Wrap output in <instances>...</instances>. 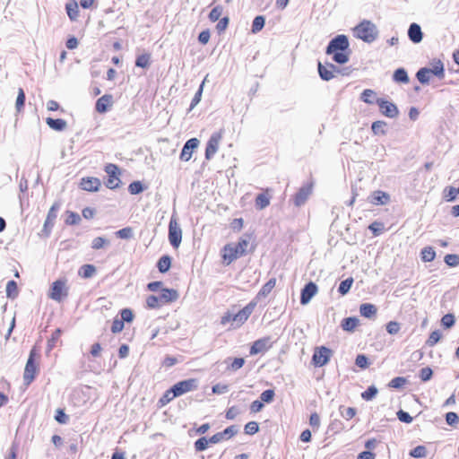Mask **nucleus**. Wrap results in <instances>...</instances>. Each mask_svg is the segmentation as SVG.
Returning a JSON list of instances; mask_svg holds the SVG:
<instances>
[{
    "label": "nucleus",
    "instance_id": "f257e3e1",
    "mask_svg": "<svg viewBox=\"0 0 459 459\" xmlns=\"http://www.w3.org/2000/svg\"><path fill=\"white\" fill-rule=\"evenodd\" d=\"M249 236H244L239 238L237 244L230 243L224 246L222 257L227 264H230L247 253V248L249 245Z\"/></svg>",
    "mask_w": 459,
    "mask_h": 459
},
{
    "label": "nucleus",
    "instance_id": "f03ea898",
    "mask_svg": "<svg viewBox=\"0 0 459 459\" xmlns=\"http://www.w3.org/2000/svg\"><path fill=\"white\" fill-rule=\"evenodd\" d=\"M353 34L364 42L371 43L377 39L378 30L371 21L363 20L353 29Z\"/></svg>",
    "mask_w": 459,
    "mask_h": 459
},
{
    "label": "nucleus",
    "instance_id": "7ed1b4c3",
    "mask_svg": "<svg viewBox=\"0 0 459 459\" xmlns=\"http://www.w3.org/2000/svg\"><path fill=\"white\" fill-rule=\"evenodd\" d=\"M98 308L103 318L108 323L110 331L115 333V308L113 302L106 298H100L97 300Z\"/></svg>",
    "mask_w": 459,
    "mask_h": 459
},
{
    "label": "nucleus",
    "instance_id": "20e7f679",
    "mask_svg": "<svg viewBox=\"0 0 459 459\" xmlns=\"http://www.w3.org/2000/svg\"><path fill=\"white\" fill-rule=\"evenodd\" d=\"M36 357H39V354L35 349H32L30 352L29 359L24 368L23 380L26 385H29L34 380L38 372V366L35 362Z\"/></svg>",
    "mask_w": 459,
    "mask_h": 459
},
{
    "label": "nucleus",
    "instance_id": "39448f33",
    "mask_svg": "<svg viewBox=\"0 0 459 459\" xmlns=\"http://www.w3.org/2000/svg\"><path fill=\"white\" fill-rule=\"evenodd\" d=\"M169 240L175 248L179 247L182 240V230L174 215L171 216L169 224Z\"/></svg>",
    "mask_w": 459,
    "mask_h": 459
},
{
    "label": "nucleus",
    "instance_id": "423d86ee",
    "mask_svg": "<svg viewBox=\"0 0 459 459\" xmlns=\"http://www.w3.org/2000/svg\"><path fill=\"white\" fill-rule=\"evenodd\" d=\"M349 39L345 35H337L330 40L326 47L325 53L331 55L333 52L346 51L349 49Z\"/></svg>",
    "mask_w": 459,
    "mask_h": 459
},
{
    "label": "nucleus",
    "instance_id": "0eeeda50",
    "mask_svg": "<svg viewBox=\"0 0 459 459\" xmlns=\"http://www.w3.org/2000/svg\"><path fill=\"white\" fill-rule=\"evenodd\" d=\"M197 380L195 378H189L183 381H179L171 387V392L174 395L180 396L186 393L194 391L197 388Z\"/></svg>",
    "mask_w": 459,
    "mask_h": 459
},
{
    "label": "nucleus",
    "instance_id": "6e6552de",
    "mask_svg": "<svg viewBox=\"0 0 459 459\" xmlns=\"http://www.w3.org/2000/svg\"><path fill=\"white\" fill-rule=\"evenodd\" d=\"M67 295L68 290L65 287V281L57 280L52 283L48 295L50 299L60 302L64 298L67 297Z\"/></svg>",
    "mask_w": 459,
    "mask_h": 459
},
{
    "label": "nucleus",
    "instance_id": "1a4fd4ad",
    "mask_svg": "<svg viewBox=\"0 0 459 459\" xmlns=\"http://www.w3.org/2000/svg\"><path fill=\"white\" fill-rule=\"evenodd\" d=\"M222 138V130L219 132L213 133L206 145L205 149V159L211 160L214 156V154L217 152L220 145V142Z\"/></svg>",
    "mask_w": 459,
    "mask_h": 459
},
{
    "label": "nucleus",
    "instance_id": "9d476101",
    "mask_svg": "<svg viewBox=\"0 0 459 459\" xmlns=\"http://www.w3.org/2000/svg\"><path fill=\"white\" fill-rule=\"evenodd\" d=\"M331 355L332 351L329 348L325 346L316 348L312 357L313 364L316 367H323L328 363Z\"/></svg>",
    "mask_w": 459,
    "mask_h": 459
},
{
    "label": "nucleus",
    "instance_id": "9b49d317",
    "mask_svg": "<svg viewBox=\"0 0 459 459\" xmlns=\"http://www.w3.org/2000/svg\"><path fill=\"white\" fill-rule=\"evenodd\" d=\"M313 184L307 183L302 186L293 197L294 204L300 207L305 204L310 195L312 194Z\"/></svg>",
    "mask_w": 459,
    "mask_h": 459
},
{
    "label": "nucleus",
    "instance_id": "f8f14e48",
    "mask_svg": "<svg viewBox=\"0 0 459 459\" xmlns=\"http://www.w3.org/2000/svg\"><path fill=\"white\" fill-rule=\"evenodd\" d=\"M376 103L379 106L380 111L384 116L390 118H394L398 116L399 110L395 104L383 99H376Z\"/></svg>",
    "mask_w": 459,
    "mask_h": 459
},
{
    "label": "nucleus",
    "instance_id": "ddd939ff",
    "mask_svg": "<svg viewBox=\"0 0 459 459\" xmlns=\"http://www.w3.org/2000/svg\"><path fill=\"white\" fill-rule=\"evenodd\" d=\"M238 429L235 425L229 426L223 431L218 432L209 438L211 444H217L222 440L230 439L238 433Z\"/></svg>",
    "mask_w": 459,
    "mask_h": 459
},
{
    "label": "nucleus",
    "instance_id": "4468645a",
    "mask_svg": "<svg viewBox=\"0 0 459 459\" xmlns=\"http://www.w3.org/2000/svg\"><path fill=\"white\" fill-rule=\"evenodd\" d=\"M199 140L197 138H191L186 142L180 153V160L188 161L193 154V152L199 146Z\"/></svg>",
    "mask_w": 459,
    "mask_h": 459
},
{
    "label": "nucleus",
    "instance_id": "2eb2a0df",
    "mask_svg": "<svg viewBox=\"0 0 459 459\" xmlns=\"http://www.w3.org/2000/svg\"><path fill=\"white\" fill-rule=\"evenodd\" d=\"M317 286L315 282L309 281L301 290L300 303L307 305L310 302L311 299L317 293Z\"/></svg>",
    "mask_w": 459,
    "mask_h": 459
},
{
    "label": "nucleus",
    "instance_id": "dca6fc26",
    "mask_svg": "<svg viewBox=\"0 0 459 459\" xmlns=\"http://www.w3.org/2000/svg\"><path fill=\"white\" fill-rule=\"evenodd\" d=\"M255 305V302H250L247 304L245 307H243L233 316L232 321L237 323L238 325L244 324L252 314Z\"/></svg>",
    "mask_w": 459,
    "mask_h": 459
},
{
    "label": "nucleus",
    "instance_id": "f3484780",
    "mask_svg": "<svg viewBox=\"0 0 459 459\" xmlns=\"http://www.w3.org/2000/svg\"><path fill=\"white\" fill-rule=\"evenodd\" d=\"M270 337H264L256 340L250 348V354L255 355L266 351L272 347Z\"/></svg>",
    "mask_w": 459,
    "mask_h": 459
},
{
    "label": "nucleus",
    "instance_id": "a211bd4d",
    "mask_svg": "<svg viewBox=\"0 0 459 459\" xmlns=\"http://www.w3.org/2000/svg\"><path fill=\"white\" fill-rule=\"evenodd\" d=\"M58 210H59V204L56 203L50 207V209L48 212L47 219L45 221L44 227H43V230L46 232L47 235L49 234L51 228L54 225V222L56 219V212Z\"/></svg>",
    "mask_w": 459,
    "mask_h": 459
},
{
    "label": "nucleus",
    "instance_id": "6ab92c4d",
    "mask_svg": "<svg viewBox=\"0 0 459 459\" xmlns=\"http://www.w3.org/2000/svg\"><path fill=\"white\" fill-rule=\"evenodd\" d=\"M80 186L82 190L95 192L100 186V180L93 177L83 178L81 180Z\"/></svg>",
    "mask_w": 459,
    "mask_h": 459
},
{
    "label": "nucleus",
    "instance_id": "aec40b11",
    "mask_svg": "<svg viewBox=\"0 0 459 459\" xmlns=\"http://www.w3.org/2000/svg\"><path fill=\"white\" fill-rule=\"evenodd\" d=\"M112 104L113 96L111 94H105L96 101V111L99 113H105Z\"/></svg>",
    "mask_w": 459,
    "mask_h": 459
},
{
    "label": "nucleus",
    "instance_id": "412c9836",
    "mask_svg": "<svg viewBox=\"0 0 459 459\" xmlns=\"http://www.w3.org/2000/svg\"><path fill=\"white\" fill-rule=\"evenodd\" d=\"M408 37L410 40L415 44L421 42L423 39V33L421 31L420 26L415 22L411 23L408 30Z\"/></svg>",
    "mask_w": 459,
    "mask_h": 459
},
{
    "label": "nucleus",
    "instance_id": "4be33fe9",
    "mask_svg": "<svg viewBox=\"0 0 459 459\" xmlns=\"http://www.w3.org/2000/svg\"><path fill=\"white\" fill-rule=\"evenodd\" d=\"M120 315L121 320L117 319V333L123 330L125 322L131 323L134 319V314L130 308L122 309Z\"/></svg>",
    "mask_w": 459,
    "mask_h": 459
},
{
    "label": "nucleus",
    "instance_id": "5701e85b",
    "mask_svg": "<svg viewBox=\"0 0 459 459\" xmlns=\"http://www.w3.org/2000/svg\"><path fill=\"white\" fill-rule=\"evenodd\" d=\"M159 297L161 300V303L164 305L176 301L178 299V292L174 289H162Z\"/></svg>",
    "mask_w": 459,
    "mask_h": 459
},
{
    "label": "nucleus",
    "instance_id": "b1692460",
    "mask_svg": "<svg viewBox=\"0 0 459 459\" xmlns=\"http://www.w3.org/2000/svg\"><path fill=\"white\" fill-rule=\"evenodd\" d=\"M389 195L380 190L373 192V194L370 195V203L376 205L385 204L389 202Z\"/></svg>",
    "mask_w": 459,
    "mask_h": 459
},
{
    "label": "nucleus",
    "instance_id": "393cba45",
    "mask_svg": "<svg viewBox=\"0 0 459 459\" xmlns=\"http://www.w3.org/2000/svg\"><path fill=\"white\" fill-rule=\"evenodd\" d=\"M46 123L51 129L59 132L64 131L67 126L66 121L62 118L48 117Z\"/></svg>",
    "mask_w": 459,
    "mask_h": 459
},
{
    "label": "nucleus",
    "instance_id": "a878e982",
    "mask_svg": "<svg viewBox=\"0 0 459 459\" xmlns=\"http://www.w3.org/2000/svg\"><path fill=\"white\" fill-rule=\"evenodd\" d=\"M377 312V307L370 303H363L359 307L360 315L366 318H372L376 316Z\"/></svg>",
    "mask_w": 459,
    "mask_h": 459
},
{
    "label": "nucleus",
    "instance_id": "bb28decb",
    "mask_svg": "<svg viewBox=\"0 0 459 459\" xmlns=\"http://www.w3.org/2000/svg\"><path fill=\"white\" fill-rule=\"evenodd\" d=\"M65 10L67 13L68 17L72 21H76L79 16V7L78 4L74 0H71L66 3L65 4Z\"/></svg>",
    "mask_w": 459,
    "mask_h": 459
},
{
    "label": "nucleus",
    "instance_id": "cd10ccee",
    "mask_svg": "<svg viewBox=\"0 0 459 459\" xmlns=\"http://www.w3.org/2000/svg\"><path fill=\"white\" fill-rule=\"evenodd\" d=\"M430 74H434L439 79H443L445 77V69H444V64L441 60H435L432 64L431 68H428Z\"/></svg>",
    "mask_w": 459,
    "mask_h": 459
},
{
    "label": "nucleus",
    "instance_id": "c85d7f7f",
    "mask_svg": "<svg viewBox=\"0 0 459 459\" xmlns=\"http://www.w3.org/2000/svg\"><path fill=\"white\" fill-rule=\"evenodd\" d=\"M276 284V279L272 278L270 279L259 290L256 298H265L268 296V294L273 290V289L275 287Z\"/></svg>",
    "mask_w": 459,
    "mask_h": 459
},
{
    "label": "nucleus",
    "instance_id": "c756f323",
    "mask_svg": "<svg viewBox=\"0 0 459 459\" xmlns=\"http://www.w3.org/2000/svg\"><path fill=\"white\" fill-rule=\"evenodd\" d=\"M318 74L322 80L330 81L334 78V71L328 69L327 66H324L321 62H318Z\"/></svg>",
    "mask_w": 459,
    "mask_h": 459
},
{
    "label": "nucleus",
    "instance_id": "7c9ffc66",
    "mask_svg": "<svg viewBox=\"0 0 459 459\" xmlns=\"http://www.w3.org/2000/svg\"><path fill=\"white\" fill-rule=\"evenodd\" d=\"M359 324V319L357 317H347L344 318L342 322V327L343 330L351 332L353 331Z\"/></svg>",
    "mask_w": 459,
    "mask_h": 459
},
{
    "label": "nucleus",
    "instance_id": "2f4dec72",
    "mask_svg": "<svg viewBox=\"0 0 459 459\" xmlns=\"http://www.w3.org/2000/svg\"><path fill=\"white\" fill-rule=\"evenodd\" d=\"M108 178L106 182V186L109 189H115L114 179H115V164H108L105 168Z\"/></svg>",
    "mask_w": 459,
    "mask_h": 459
},
{
    "label": "nucleus",
    "instance_id": "473e14b6",
    "mask_svg": "<svg viewBox=\"0 0 459 459\" xmlns=\"http://www.w3.org/2000/svg\"><path fill=\"white\" fill-rule=\"evenodd\" d=\"M386 123L382 120L375 121L372 123L371 130L376 135H385L386 134Z\"/></svg>",
    "mask_w": 459,
    "mask_h": 459
},
{
    "label": "nucleus",
    "instance_id": "72a5a7b5",
    "mask_svg": "<svg viewBox=\"0 0 459 459\" xmlns=\"http://www.w3.org/2000/svg\"><path fill=\"white\" fill-rule=\"evenodd\" d=\"M270 204V196L265 193L259 194L255 198V207L258 210H263Z\"/></svg>",
    "mask_w": 459,
    "mask_h": 459
},
{
    "label": "nucleus",
    "instance_id": "f704fd0d",
    "mask_svg": "<svg viewBox=\"0 0 459 459\" xmlns=\"http://www.w3.org/2000/svg\"><path fill=\"white\" fill-rule=\"evenodd\" d=\"M171 266V258L169 255H162L157 264L159 271L162 273L168 272Z\"/></svg>",
    "mask_w": 459,
    "mask_h": 459
},
{
    "label": "nucleus",
    "instance_id": "c9c22d12",
    "mask_svg": "<svg viewBox=\"0 0 459 459\" xmlns=\"http://www.w3.org/2000/svg\"><path fill=\"white\" fill-rule=\"evenodd\" d=\"M393 79L396 82L407 83L409 82V76L404 68H398L393 74Z\"/></svg>",
    "mask_w": 459,
    "mask_h": 459
},
{
    "label": "nucleus",
    "instance_id": "e433bc0d",
    "mask_svg": "<svg viewBox=\"0 0 459 459\" xmlns=\"http://www.w3.org/2000/svg\"><path fill=\"white\" fill-rule=\"evenodd\" d=\"M96 272V268L92 264H83L79 269V275L82 278H91Z\"/></svg>",
    "mask_w": 459,
    "mask_h": 459
},
{
    "label": "nucleus",
    "instance_id": "4c0bfd02",
    "mask_svg": "<svg viewBox=\"0 0 459 459\" xmlns=\"http://www.w3.org/2000/svg\"><path fill=\"white\" fill-rule=\"evenodd\" d=\"M416 78L420 83L428 84L430 80V74L428 67L420 68L416 74Z\"/></svg>",
    "mask_w": 459,
    "mask_h": 459
},
{
    "label": "nucleus",
    "instance_id": "58836bf2",
    "mask_svg": "<svg viewBox=\"0 0 459 459\" xmlns=\"http://www.w3.org/2000/svg\"><path fill=\"white\" fill-rule=\"evenodd\" d=\"M352 283H353V278L352 277H349L347 279H345L344 281H342L339 287H338V292L342 295H345L347 294L351 286H352Z\"/></svg>",
    "mask_w": 459,
    "mask_h": 459
},
{
    "label": "nucleus",
    "instance_id": "ea45409f",
    "mask_svg": "<svg viewBox=\"0 0 459 459\" xmlns=\"http://www.w3.org/2000/svg\"><path fill=\"white\" fill-rule=\"evenodd\" d=\"M376 96V92L373 90L366 89L362 91L360 95V100L368 104H373L376 102L374 97Z\"/></svg>",
    "mask_w": 459,
    "mask_h": 459
},
{
    "label": "nucleus",
    "instance_id": "a19ab883",
    "mask_svg": "<svg viewBox=\"0 0 459 459\" xmlns=\"http://www.w3.org/2000/svg\"><path fill=\"white\" fill-rule=\"evenodd\" d=\"M436 257V252L431 247H426L421 250V259L424 262H431Z\"/></svg>",
    "mask_w": 459,
    "mask_h": 459
},
{
    "label": "nucleus",
    "instance_id": "79ce46f5",
    "mask_svg": "<svg viewBox=\"0 0 459 459\" xmlns=\"http://www.w3.org/2000/svg\"><path fill=\"white\" fill-rule=\"evenodd\" d=\"M333 60L340 65L346 64L349 61V53H345V51L333 52Z\"/></svg>",
    "mask_w": 459,
    "mask_h": 459
},
{
    "label": "nucleus",
    "instance_id": "37998d69",
    "mask_svg": "<svg viewBox=\"0 0 459 459\" xmlns=\"http://www.w3.org/2000/svg\"><path fill=\"white\" fill-rule=\"evenodd\" d=\"M210 444L211 442L209 441V439H207L205 437H202L195 442V450L196 452H203L208 448V446Z\"/></svg>",
    "mask_w": 459,
    "mask_h": 459
},
{
    "label": "nucleus",
    "instance_id": "c03bdc74",
    "mask_svg": "<svg viewBox=\"0 0 459 459\" xmlns=\"http://www.w3.org/2000/svg\"><path fill=\"white\" fill-rule=\"evenodd\" d=\"M264 23H265V19L264 16L262 15H258L256 16L254 20H253V23H252V32L253 33H257L259 32L264 26Z\"/></svg>",
    "mask_w": 459,
    "mask_h": 459
},
{
    "label": "nucleus",
    "instance_id": "a18cd8bd",
    "mask_svg": "<svg viewBox=\"0 0 459 459\" xmlns=\"http://www.w3.org/2000/svg\"><path fill=\"white\" fill-rule=\"evenodd\" d=\"M5 290L8 298H15L18 295L17 283L14 281H9L6 284Z\"/></svg>",
    "mask_w": 459,
    "mask_h": 459
},
{
    "label": "nucleus",
    "instance_id": "49530a36",
    "mask_svg": "<svg viewBox=\"0 0 459 459\" xmlns=\"http://www.w3.org/2000/svg\"><path fill=\"white\" fill-rule=\"evenodd\" d=\"M162 305L159 296L151 295L146 299V306L149 308H158Z\"/></svg>",
    "mask_w": 459,
    "mask_h": 459
},
{
    "label": "nucleus",
    "instance_id": "de8ad7c7",
    "mask_svg": "<svg viewBox=\"0 0 459 459\" xmlns=\"http://www.w3.org/2000/svg\"><path fill=\"white\" fill-rule=\"evenodd\" d=\"M150 54H143L137 56L135 65L142 68H147L150 65Z\"/></svg>",
    "mask_w": 459,
    "mask_h": 459
},
{
    "label": "nucleus",
    "instance_id": "09e8293b",
    "mask_svg": "<svg viewBox=\"0 0 459 459\" xmlns=\"http://www.w3.org/2000/svg\"><path fill=\"white\" fill-rule=\"evenodd\" d=\"M341 415L347 420L352 419L356 415V409L353 407L340 406Z\"/></svg>",
    "mask_w": 459,
    "mask_h": 459
},
{
    "label": "nucleus",
    "instance_id": "8fccbe9b",
    "mask_svg": "<svg viewBox=\"0 0 459 459\" xmlns=\"http://www.w3.org/2000/svg\"><path fill=\"white\" fill-rule=\"evenodd\" d=\"M410 455L414 458H423L427 456V448L424 446H418L410 452Z\"/></svg>",
    "mask_w": 459,
    "mask_h": 459
},
{
    "label": "nucleus",
    "instance_id": "3c124183",
    "mask_svg": "<svg viewBox=\"0 0 459 459\" xmlns=\"http://www.w3.org/2000/svg\"><path fill=\"white\" fill-rule=\"evenodd\" d=\"M25 104V92L23 89L19 88L18 90V96L16 99L15 108L18 112H20Z\"/></svg>",
    "mask_w": 459,
    "mask_h": 459
},
{
    "label": "nucleus",
    "instance_id": "603ef678",
    "mask_svg": "<svg viewBox=\"0 0 459 459\" xmlns=\"http://www.w3.org/2000/svg\"><path fill=\"white\" fill-rule=\"evenodd\" d=\"M377 388L375 385H370L361 394V397L366 401H370L377 395Z\"/></svg>",
    "mask_w": 459,
    "mask_h": 459
},
{
    "label": "nucleus",
    "instance_id": "864d4df0",
    "mask_svg": "<svg viewBox=\"0 0 459 459\" xmlns=\"http://www.w3.org/2000/svg\"><path fill=\"white\" fill-rule=\"evenodd\" d=\"M222 11L223 8L221 5H216L215 7H213L209 13L210 21L212 22L219 21L220 17L221 16Z\"/></svg>",
    "mask_w": 459,
    "mask_h": 459
},
{
    "label": "nucleus",
    "instance_id": "5fc2aeb1",
    "mask_svg": "<svg viewBox=\"0 0 459 459\" xmlns=\"http://www.w3.org/2000/svg\"><path fill=\"white\" fill-rule=\"evenodd\" d=\"M244 431L247 435H255L259 431L258 423L255 421H249L245 425Z\"/></svg>",
    "mask_w": 459,
    "mask_h": 459
},
{
    "label": "nucleus",
    "instance_id": "6e6d98bb",
    "mask_svg": "<svg viewBox=\"0 0 459 459\" xmlns=\"http://www.w3.org/2000/svg\"><path fill=\"white\" fill-rule=\"evenodd\" d=\"M368 229L372 231L374 236H379L384 231V224L379 221H374L369 226Z\"/></svg>",
    "mask_w": 459,
    "mask_h": 459
},
{
    "label": "nucleus",
    "instance_id": "4d7b16f0",
    "mask_svg": "<svg viewBox=\"0 0 459 459\" xmlns=\"http://www.w3.org/2000/svg\"><path fill=\"white\" fill-rule=\"evenodd\" d=\"M117 237L124 239H130L134 237V231L131 227H126L117 231Z\"/></svg>",
    "mask_w": 459,
    "mask_h": 459
},
{
    "label": "nucleus",
    "instance_id": "13d9d810",
    "mask_svg": "<svg viewBox=\"0 0 459 459\" xmlns=\"http://www.w3.org/2000/svg\"><path fill=\"white\" fill-rule=\"evenodd\" d=\"M143 186L140 181H134L128 186V191L131 195H137L143 192Z\"/></svg>",
    "mask_w": 459,
    "mask_h": 459
},
{
    "label": "nucleus",
    "instance_id": "bf43d9fd",
    "mask_svg": "<svg viewBox=\"0 0 459 459\" xmlns=\"http://www.w3.org/2000/svg\"><path fill=\"white\" fill-rule=\"evenodd\" d=\"M441 336L442 334L438 330L433 331L426 342L427 345L429 347L434 346L440 340Z\"/></svg>",
    "mask_w": 459,
    "mask_h": 459
},
{
    "label": "nucleus",
    "instance_id": "052dcab7",
    "mask_svg": "<svg viewBox=\"0 0 459 459\" xmlns=\"http://www.w3.org/2000/svg\"><path fill=\"white\" fill-rule=\"evenodd\" d=\"M445 263L452 267L459 264V255L455 254H448L445 256Z\"/></svg>",
    "mask_w": 459,
    "mask_h": 459
},
{
    "label": "nucleus",
    "instance_id": "680f3d73",
    "mask_svg": "<svg viewBox=\"0 0 459 459\" xmlns=\"http://www.w3.org/2000/svg\"><path fill=\"white\" fill-rule=\"evenodd\" d=\"M274 395L275 394L273 389H267L261 394L260 398L262 402L269 403L273 401Z\"/></svg>",
    "mask_w": 459,
    "mask_h": 459
},
{
    "label": "nucleus",
    "instance_id": "e2e57ef3",
    "mask_svg": "<svg viewBox=\"0 0 459 459\" xmlns=\"http://www.w3.org/2000/svg\"><path fill=\"white\" fill-rule=\"evenodd\" d=\"M355 364L360 368H367L369 365L368 359L364 354H359L356 357Z\"/></svg>",
    "mask_w": 459,
    "mask_h": 459
},
{
    "label": "nucleus",
    "instance_id": "0e129e2a",
    "mask_svg": "<svg viewBox=\"0 0 459 459\" xmlns=\"http://www.w3.org/2000/svg\"><path fill=\"white\" fill-rule=\"evenodd\" d=\"M433 371L430 368L425 367L420 371V377L422 381L426 382L431 379Z\"/></svg>",
    "mask_w": 459,
    "mask_h": 459
},
{
    "label": "nucleus",
    "instance_id": "69168bd1",
    "mask_svg": "<svg viewBox=\"0 0 459 459\" xmlns=\"http://www.w3.org/2000/svg\"><path fill=\"white\" fill-rule=\"evenodd\" d=\"M397 418L400 421L404 423H411L412 422L413 418L407 412L403 410H399L396 413Z\"/></svg>",
    "mask_w": 459,
    "mask_h": 459
},
{
    "label": "nucleus",
    "instance_id": "338daca9",
    "mask_svg": "<svg viewBox=\"0 0 459 459\" xmlns=\"http://www.w3.org/2000/svg\"><path fill=\"white\" fill-rule=\"evenodd\" d=\"M446 421L448 425L455 426L459 422V417L455 412L450 411L446 414Z\"/></svg>",
    "mask_w": 459,
    "mask_h": 459
},
{
    "label": "nucleus",
    "instance_id": "774afa93",
    "mask_svg": "<svg viewBox=\"0 0 459 459\" xmlns=\"http://www.w3.org/2000/svg\"><path fill=\"white\" fill-rule=\"evenodd\" d=\"M400 324L396 321H390L386 325V331L390 334H396L400 331Z\"/></svg>",
    "mask_w": 459,
    "mask_h": 459
}]
</instances>
